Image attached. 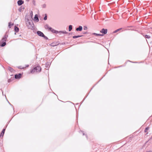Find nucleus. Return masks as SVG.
<instances>
[{"instance_id":"3","label":"nucleus","mask_w":152,"mask_h":152,"mask_svg":"<svg viewBox=\"0 0 152 152\" xmlns=\"http://www.w3.org/2000/svg\"><path fill=\"white\" fill-rule=\"evenodd\" d=\"M41 69L40 66H37L34 68L31 71V73H34L35 72H40L41 70Z\"/></svg>"},{"instance_id":"9","label":"nucleus","mask_w":152,"mask_h":152,"mask_svg":"<svg viewBox=\"0 0 152 152\" xmlns=\"http://www.w3.org/2000/svg\"><path fill=\"white\" fill-rule=\"evenodd\" d=\"M83 28V27L81 26H80L78 28H77L76 29V30L77 31H81L82 30Z\"/></svg>"},{"instance_id":"26","label":"nucleus","mask_w":152,"mask_h":152,"mask_svg":"<svg viewBox=\"0 0 152 152\" xmlns=\"http://www.w3.org/2000/svg\"><path fill=\"white\" fill-rule=\"evenodd\" d=\"M87 29V27H86V26L84 27V30H86Z\"/></svg>"},{"instance_id":"13","label":"nucleus","mask_w":152,"mask_h":152,"mask_svg":"<svg viewBox=\"0 0 152 152\" xmlns=\"http://www.w3.org/2000/svg\"><path fill=\"white\" fill-rule=\"evenodd\" d=\"M5 131V129H3V130H2V132L1 133L0 136H3V135L4 134V133Z\"/></svg>"},{"instance_id":"6","label":"nucleus","mask_w":152,"mask_h":152,"mask_svg":"<svg viewBox=\"0 0 152 152\" xmlns=\"http://www.w3.org/2000/svg\"><path fill=\"white\" fill-rule=\"evenodd\" d=\"M7 37H8L7 35H5L2 38V39L1 40V42H5Z\"/></svg>"},{"instance_id":"31","label":"nucleus","mask_w":152,"mask_h":152,"mask_svg":"<svg viewBox=\"0 0 152 152\" xmlns=\"http://www.w3.org/2000/svg\"><path fill=\"white\" fill-rule=\"evenodd\" d=\"M27 0V1H28V0Z\"/></svg>"},{"instance_id":"28","label":"nucleus","mask_w":152,"mask_h":152,"mask_svg":"<svg viewBox=\"0 0 152 152\" xmlns=\"http://www.w3.org/2000/svg\"><path fill=\"white\" fill-rule=\"evenodd\" d=\"M151 139H152V136L151 137Z\"/></svg>"},{"instance_id":"17","label":"nucleus","mask_w":152,"mask_h":152,"mask_svg":"<svg viewBox=\"0 0 152 152\" xmlns=\"http://www.w3.org/2000/svg\"><path fill=\"white\" fill-rule=\"evenodd\" d=\"M15 30L16 32H18L19 31V28L18 27H15Z\"/></svg>"},{"instance_id":"1","label":"nucleus","mask_w":152,"mask_h":152,"mask_svg":"<svg viewBox=\"0 0 152 152\" xmlns=\"http://www.w3.org/2000/svg\"><path fill=\"white\" fill-rule=\"evenodd\" d=\"M25 21L27 26L29 28H32L34 26V25L31 20L28 19V16L26 15L25 17Z\"/></svg>"},{"instance_id":"4","label":"nucleus","mask_w":152,"mask_h":152,"mask_svg":"<svg viewBox=\"0 0 152 152\" xmlns=\"http://www.w3.org/2000/svg\"><path fill=\"white\" fill-rule=\"evenodd\" d=\"M37 34L41 37H43L47 39V37L45 36L43 33L40 31H38L37 32Z\"/></svg>"},{"instance_id":"20","label":"nucleus","mask_w":152,"mask_h":152,"mask_svg":"<svg viewBox=\"0 0 152 152\" xmlns=\"http://www.w3.org/2000/svg\"><path fill=\"white\" fill-rule=\"evenodd\" d=\"M8 69L11 72H13L14 71L13 69L10 67L8 68Z\"/></svg>"},{"instance_id":"16","label":"nucleus","mask_w":152,"mask_h":152,"mask_svg":"<svg viewBox=\"0 0 152 152\" xmlns=\"http://www.w3.org/2000/svg\"><path fill=\"white\" fill-rule=\"evenodd\" d=\"M81 36H73V38L74 39H75V38H77L79 37H81Z\"/></svg>"},{"instance_id":"14","label":"nucleus","mask_w":152,"mask_h":152,"mask_svg":"<svg viewBox=\"0 0 152 152\" xmlns=\"http://www.w3.org/2000/svg\"><path fill=\"white\" fill-rule=\"evenodd\" d=\"M93 34H94V35H95L96 36H103V34H96V33H93Z\"/></svg>"},{"instance_id":"18","label":"nucleus","mask_w":152,"mask_h":152,"mask_svg":"<svg viewBox=\"0 0 152 152\" xmlns=\"http://www.w3.org/2000/svg\"><path fill=\"white\" fill-rule=\"evenodd\" d=\"M121 29H122V28H119L118 29L114 31L113 32V33H116V32H118V31H119Z\"/></svg>"},{"instance_id":"21","label":"nucleus","mask_w":152,"mask_h":152,"mask_svg":"<svg viewBox=\"0 0 152 152\" xmlns=\"http://www.w3.org/2000/svg\"><path fill=\"white\" fill-rule=\"evenodd\" d=\"M6 44L5 42H3V43L1 45V47L4 46Z\"/></svg>"},{"instance_id":"29","label":"nucleus","mask_w":152,"mask_h":152,"mask_svg":"<svg viewBox=\"0 0 152 152\" xmlns=\"http://www.w3.org/2000/svg\"><path fill=\"white\" fill-rule=\"evenodd\" d=\"M28 65L27 66H26V67H28Z\"/></svg>"},{"instance_id":"23","label":"nucleus","mask_w":152,"mask_h":152,"mask_svg":"<svg viewBox=\"0 0 152 152\" xmlns=\"http://www.w3.org/2000/svg\"><path fill=\"white\" fill-rule=\"evenodd\" d=\"M13 25V24H11V23L10 22L9 23V25H8V26L10 28H11V26H12Z\"/></svg>"},{"instance_id":"7","label":"nucleus","mask_w":152,"mask_h":152,"mask_svg":"<svg viewBox=\"0 0 152 152\" xmlns=\"http://www.w3.org/2000/svg\"><path fill=\"white\" fill-rule=\"evenodd\" d=\"M21 74L20 73L18 75H15V78L16 79H20L21 78Z\"/></svg>"},{"instance_id":"8","label":"nucleus","mask_w":152,"mask_h":152,"mask_svg":"<svg viewBox=\"0 0 152 152\" xmlns=\"http://www.w3.org/2000/svg\"><path fill=\"white\" fill-rule=\"evenodd\" d=\"M58 33L59 34H68V32L65 31H58Z\"/></svg>"},{"instance_id":"30","label":"nucleus","mask_w":152,"mask_h":152,"mask_svg":"<svg viewBox=\"0 0 152 152\" xmlns=\"http://www.w3.org/2000/svg\"><path fill=\"white\" fill-rule=\"evenodd\" d=\"M83 135H84V133H83Z\"/></svg>"},{"instance_id":"27","label":"nucleus","mask_w":152,"mask_h":152,"mask_svg":"<svg viewBox=\"0 0 152 152\" xmlns=\"http://www.w3.org/2000/svg\"><path fill=\"white\" fill-rule=\"evenodd\" d=\"M19 68L20 69H23L24 68V67H21V66H19Z\"/></svg>"},{"instance_id":"24","label":"nucleus","mask_w":152,"mask_h":152,"mask_svg":"<svg viewBox=\"0 0 152 152\" xmlns=\"http://www.w3.org/2000/svg\"><path fill=\"white\" fill-rule=\"evenodd\" d=\"M44 19L45 20H46L47 19V15L46 14L45 15V16L44 18Z\"/></svg>"},{"instance_id":"10","label":"nucleus","mask_w":152,"mask_h":152,"mask_svg":"<svg viewBox=\"0 0 152 152\" xmlns=\"http://www.w3.org/2000/svg\"><path fill=\"white\" fill-rule=\"evenodd\" d=\"M23 3V1L21 0H20L18 1V5L20 6L22 5Z\"/></svg>"},{"instance_id":"2","label":"nucleus","mask_w":152,"mask_h":152,"mask_svg":"<svg viewBox=\"0 0 152 152\" xmlns=\"http://www.w3.org/2000/svg\"><path fill=\"white\" fill-rule=\"evenodd\" d=\"M45 28L46 29H48L49 31H50L52 32L53 33L58 34V31H56L51 27L49 26L48 25H46L45 26Z\"/></svg>"},{"instance_id":"11","label":"nucleus","mask_w":152,"mask_h":152,"mask_svg":"<svg viewBox=\"0 0 152 152\" xmlns=\"http://www.w3.org/2000/svg\"><path fill=\"white\" fill-rule=\"evenodd\" d=\"M32 16H33V12L32 11H31L30 12V16L28 17V19H31L32 18Z\"/></svg>"},{"instance_id":"19","label":"nucleus","mask_w":152,"mask_h":152,"mask_svg":"<svg viewBox=\"0 0 152 152\" xmlns=\"http://www.w3.org/2000/svg\"><path fill=\"white\" fill-rule=\"evenodd\" d=\"M145 38L147 39H149L150 38V36L147 35H145Z\"/></svg>"},{"instance_id":"15","label":"nucleus","mask_w":152,"mask_h":152,"mask_svg":"<svg viewBox=\"0 0 152 152\" xmlns=\"http://www.w3.org/2000/svg\"><path fill=\"white\" fill-rule=\"evenodd\" d=\"M72 26L71 25H70L69 26V31H70L72 29Z\"/></svg>"},{"instance_id":"25","label":"nucleus","mask_w":152,"mask_h":152,"mask_svg":"<svg viewBox=\"0 0 152 152\" xmlns=\"http://www.w3.org/2000/svg\"><path fill=\"white\" fill-rule=\"evenodd\" d=\"M42 7L44 8H45L46 7V5L45 4H43L42 5Z\"/></svg>"},{"instance_id":"12","label":"nucleus","mask_w":152,"mask_h":152,"mask_svg":"<svg viewBox=\"0 0 152 152\" xmlns=\"http://www.w3.org/2000/svg\"><path fill=\"white\" fill-rule=\"evenodd\" d=\"M34 20H37V21H38L39 20V18L37 17V15H36L35 16V17H34Z\"/></svg>"},{"instance_id":"5","label":"nucleus","mask_w":152,"mask_h":152,"mask_svg":"<svg viewBox=\"0 0 152 152\" xmlns=\"http://www.w3.org/2000/svg\"><path fill=\"white\" fill-rule=\"evenodd\" d=\"M100 32L104 34H106L107 32V29L103 28L100 31Z\"/></svg>"},{"instance_id":"22","label":"nucleus","mask_w":152,"mask_h":152,"mask_svg":"<svg viewBox=\"0 0 152 152\" xmlns=\"http://www.w3.org/2000/svg\"><path fill=\"white\" fill-rule=\"evenodd\" d=\"M149 129V128L148 127H146L144 131L145 132H147V131Z\"/></svg>"}]
</instances>
